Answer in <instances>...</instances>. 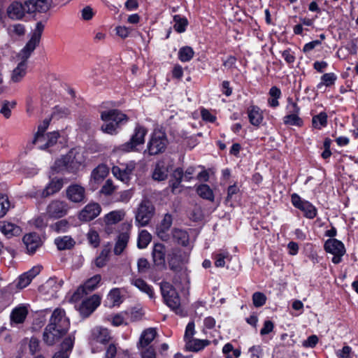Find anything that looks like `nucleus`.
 Listing matches in <instances>:
<instances>
[{"label":"nucleus","instance_id":"f257e3e1","mask_svg":"<svg viewBox=\"0 0 358 358\" xmlns=\"http://www.w3.org/2000/svg\"><path fill=\"white\" fill-rule=\"evenodd\" d=\"M69 327L70 320L65 311L62 308H56L43 333L45 343L49 345H53L68 331Z\"/></svg>","mask_w":358,"mask_h":358},{"label":"nucleus","instance_id":"f03ea898","mask_svg":"<svg viewBox=\"0 0 358 358\" xmlns=\"http://www.w3.org/2000/svg\"><path fill=\"white\" fill-rule=\"evenodd\" d=\"M52 0H25L13 1L7 8L8 16L12 20L22 19L25 14L46 13L51 7Z\"/></svg>","mask_w":358,"mask_h":358},{"label":"nucleus","instance_id":"7ed1b4c3","mask_svg":"<svg viewBox=\"0 0 358 358\" xmlns=\"http://www.w3.org/2000/svg\"><path fill=\"white\" fill-rule=\"evenodd\" d=\"M101 119L103 122L101 131L110 135L117 134L120 125L126 123L128 120L125 114L115 109L102 111Z\"/></svg>","mask_w":358,"mask_h":358},{"label":"nucleus","instance_id":"20e7f679","mask_svg":"<svg viewBox=\"0 0 358 358\" xmlns=\"http://www.w3.org/2000/svg\"><path fill=\"white\" fill-rule=\"evenodd\" d=\"M41 271V266H35L28 271L24 273L19 276L16 285H9L6 290V296L7 297V302L4 306H7L11 301L12 291L15 287L22 289L28 286L34 278H35Z\"/></svg>","mask_w":358,"mask_h":358},{"label":"nucleus","instance_id":"39448f33","mask_svg":"<svg viewBox=\"0 0 358 358\" xmlns=\"http://www.w3.org/2000/svg\"><path fill=\"white\" fill-rule=\"evenodd\" d=\"M162 294L166 305L177 314L182 313L180 300L178 292L168 282H162L160 285Z\"/></svg>","mask_w":358,"mask_h":358},{"label":"nucleus","instance_id":"423d86ee","mask_svg":"<svg viewBox=\"0 0 358 358\" xmlns=\"http://www.w3.org/2000/svg\"><path fill=\"white\" fill-rule=\"evenodd\" d=\"M148 133V130L141 125H137L134 133L131 136L129 141L122 144L120 149L122 152H136L139 150L138 147L145 143V137Z\"/></svg>","mask_w":358,"mask_h":358},{"label":"nucleus","instance_id":"0eeeda50","mask_svg":"<svg viewBox=\"0 0 358 358\" xmlns=\"http://www.w3.org/2000/svg\"><path fill=\"white\" fill-rule=\"evenodd\" d=\"M167 145L166 134L161 130H155L150 138L147 145V150L150 155H158L163 152Z\"/></svg>","mask_w":358,"mask_h":358},{"label":"nucleus","instance_id":"6e6552de","mask_svg":"<svg viewBox=\"0 0 358 358\" xmlns=\"http://www.w3.org/2000/svg\"><path fill=\"white\" fill-rule=\"evenodd\" d=\"M44 24L41 22L36 23V27L31 34V38L19 54L22 59L27 60L32 52L39 44Z\"/></svg>","mask_w":358,"mask_h":358},{"label":"nucleus","instance_id":"1a4fd4ad","mask_svg":"<svg viewBox=\"0 0 358 358\" xmlns=\"http://www.w3.org/2000/svg\"><path fill=\"white\" fill-rule=\"evenodd\" d=\"M65 156L70 164V172H76L85 166L87 152L83 148H74Z\"/></svg>","mask_w":358,"mask_h":358},{"label":"nucleus","instance_id":"9d476101","mask_svg":"<svg viewBox=\"0 0 358 358\" xmlns=\"http://www.w3.org/2000/svg\"><path fill=\"white\" fill-rule=\"evenodd\" d=\"M70 207L65 201L60 199L52 200L46 207V215L52 219H59L66 216Z\"/></svg>","mask_w":358,"mask_h":358},{"label":"nucleus","instance_id":"9b49d317","mask_svg":"<svg viewBox=\"0 0 358 358\" xmlns=\"http://www.w3.org/2000/svg\"><path fill=\"white\" fill-rule=\"evenodd\" d=\"M324 250L327 252L334 256L332 262L336 264L341 262V258L345 253L344 244L335 238L328 239L325 242Z\"/></svg>","mask_w":358,"mask_h":358},{"label":"nucleus","instance_id":"f8f14e48","mask_svg":"<svg viewBox=\"0 0 358 358\" xmlns=\"http://www.w3.org/2000/svg\"><path fill=\"white\" fill-rule=\"evenodd\" d=\"M291 201L295 208L303 212L306 217L313 219L316 217V208L310 202L301 199L297 194L294 193L291 195Z\"/></svg>","mask_w":358,"mask_h":358},{"label":"nucleus","instance_id":"ddd939ff","mask_svg":"<svg viewBox=\"0 0 358 358\" xmlns=\"http://www.w3.org/2000/svg\"><path fill=\"white\" fill-rule=\"evenodd\" d=\"M59 137V131H52L35 135L32 143L40 150H46L55 145Z\"/></svg>","mask_w":358,"mask_h":358},{"label":"nucleus","instance_id":"4468645a","mask_svg":"<svg viewBox=\"0 0 358 358\" xmlns=\"http://www.w3.org/2000/svg\"><path fill=\"white\" fill-rule=\"evenodd\" d=\"M155 212V208L148 201H143L136 215V222L141 227L146 226L151 218L152 217Z\"/></svg>","mask_w":358,"mask_h":358},{"label":"nucleus","instance_id":"2eb2a0df","mask_svg":"<svg viewBox=\"0 0 358 358\" xmlns=\"http://www.w3.org/2000/svg\"><path fill=\"white\" fill-rule=\"evenodd\" d=\"M136 167V163L130 161L127 163H120L112 168L113 175L123 182L127 183L131 178L132 173Z\"/></svg>","mask_w":358,"mask_h":358},{"label":"nucleus","instance_id":"dca6fc26","mask_svg":"<svg viewBox=\"0 0 358 358\" xmlns=\"http://www.w3.org/2000/svg\"><path fill=\"white\" fill-rule=\"evenodd\" d=\"M101 280L100 275H95L88 279L83 285H81L74 292L71 296V300L74 302L79 301L84 294L96 289Z\"/></svg>","mask_w":358,"mask_h":358},{"label":"nucleus","instance_id":"f3484780","mask_svg":"<svg viewBox=\"0 0 358 358\" xmlns=\"http://www.w3.org/2000/svg\"><path fill=\"white\" fill-rule=\"evenodd\" d=\"M101 297L99 295L94 294L90 298L82 301L79 305H76V309L80 315L84 317H88L100 305Z\"/></svg>","mask_w":358,"mask_h":358},{"label":"nucleus","instance_id":"a211bd4d","mask_svg":"<svg viewBox=\"0 0 358 358\" xmlns=\"http://www.w3.org/2000/svg\"><path fill=\"white\" fill-rule=\"evenodd\" d=\"M62 285L63 281L62 280L50 278L40 287V292L47 298L55 297Z\"/></svg>","mask_w":358,"mask_h":358},{"label":"nucleus","instance_id":"6ab92c4d","mask_svg":"<svg viewBox=\"0 0 358 358\" xmlns=\"http://www.w3.org/2000/svg\"><path fill=\"white\" fill-rule=\"evenodd\" d=\"M66 196L73 203H81L85 199V189L81 185H71L66 189Z\"/></svg>","mask_w":358,"mask_h":358},{"label":"nucleus","instance_id":"aec40b11","mask_svg":"<svg viewBox=\"0 0 358 358\" xmlns=\"http://www.w3.org/2000/svg\"><path fill=\"white\" fill-rule=\"evenodd\" d=\"M101 208L97 203H90L80 212L79 220L88 222L96 218L101 213Z\"/></svg>","mask_w":358,"mask_h":358},{"label":"nucleus","instance_id":"412c9836","mask_svg":"<svg viewBox=\"0 0 358 358\" xmlns=\"http://www.w3.org/2000/svg\"><path fill=\"white\" fill-rule=\"evenodd\" d=\"M110 339L109 331L101 327H96L92 330L90 343L94 345L96 343L106 344Z\"/></svg>","mask_w":358,"mask_h":358},{"label":"nucleus","instance_id":"4be33fe9","mask_svg":"<svg viewBox=\"0 0 358 358\" xmlns=\"http://www.w3.org/2000/svg\"><path fill=\"white\" fill-rule=\"evenodd\" d=\"M75 341L73 334L69 335L61 345V350L56 352L52 358H69Z\"/></svg>","mask_w":358,"mask_h":358},{"label":"nucleus","instance_id":"5701e85b","mask_svg":"<svg viewBox=\"0 0 358 358\" xmlns=\"http://www.w3.org/2000/svg\"><path fill=\"white\" fill-rule=\"evenodd\" d=\"M0 231L7 238L18 236L22 233V229L18 225L8 221L0 222Z\"/></svg>","mask_w":358,"mask_h":358},{"label":"nucleus","instance_id":"b1692460","mask_svg":"<svg viewBox=\"0 0 358 358\" xmlns=\"http://www.w3.org/2000/svg\"><path fill=\"white\" fill-rule=\"evenodd\" d=\"M108 169L104 164H100L95 168L91 173L90 183L93 187L96 188L97 185L99 184L108 174Z\"/></svg>","mask_w":358,"mask_h":358},{"label":"nucleus","instance_id":"393cba45","mask_svg":"<svg viewBox=\"0 0 358 358\" xmlns=\"http://www.w3.org/2000/svg\"><path fill=\"white\" fill-rule=\"evenodd\" d=\"M28 314V306L20 304L15 307L10 313L11 324L22 323Z\"/></svg>","mask_w":358,"mask_h":358},{"label":"nucleus","instance_id":"a878e982","mask_svg":"<svg viewBox=\"0 0 358 358\" xmlns=\"http://www.w3.org/2000/svg\"><path fill=\"white\" fill-rule=\"evenodd\" d=\"M64 184V181L63 178H52L48 185L43 189V194L45 196H50L53 195L63 187Z\"/></svg>","mask_w":358,"mask_h":358},{"label":"nucleus","instance_id":"bb28decb","mask_svg":"<svg viewBox=\"0 0 358 358\" xmlns=\"http://www.w3.org/2000/svg\"><path fill=\"white\" fill-rule=\"evenodd\" d=\"M27 60L22 61L11 71L10 80L13 83H17L22 80L27 73Z\"/></svg>","mask_w":358,"mask_h":358},{"label":"nucleus","instance_id":"cd10ccee","mask_svg":"<svg viewBox=\"0 0 358 358\" xmlns=\"http://www.w3.org/2000/svg\"><path fill=\"white\" fill-rule=\"evenodd\" d=\"M23 242L30 253L34 252L41 244V238L36 233H29L24 235Z\"/></svg>","mask_w":358,"mask_h":358},{"label":"nucleus","instance_id":"c85d7f7f","mask_svg":"<svg viewBox=\"0 0 358 358\" xmlns=\"http://www.w3.org/2000/svg\"><path fill=\"white\" fill-rule=\"evenodd\" d=\"M247 113L250 124L259 127L264 119L262 110L257 106H250Z\"/></svg>","mask_w":358,"mask_h":358},{"label":"nucleus","instance_id":"c756f323","mask_svg":"<svg viewBox=\"0 0 358 358\" xmlns=\"http://www.w3.org/2000/svg\"><path fill=\"white\" fill-rule=\"evenodd\" d=\"M169 174L168 166L164 162H158L153 169L152 177L157 181H162L167 178Z\"/></svg>","mask_w":358,"mask_h":358},{"label":"nucleus","instance_id":"7c9ffc66","mask_svg":"<svg viewBox=\"0 0 358 358\" xmlns=\"http://www.w3.org/2000/svg\"><path fill=\"white\" fill-rule=\"evenodd\" d=\"M122 302L121 291L119 288H113L108 294L105 300V305L108 307H114L120 306Z\"/></svg>","mask_w":358,"mask_h":358},{"label":"nucleus","instance_id":"2f4dec72","mask_svg":"<svg viewBox=\"0 0 358 358\" xmlns=\"http://www.w3.org/2000/svg\"><path fill=\"white\" fill-rule=\"evenodd\" d=\"M55 244L59 250H70L76 244L75 240L70 236H58L55 239Z\"/></svg>","mask_w":358,"mask_h":358},{"label":"nucleus","instance_id":"473e14b6","mask_svg":"<svg viewBox=\"0 0 358 358\" xmlns=\"http://www.w3.org/2000/svg\"><path fill=\"white\" fill-rule=\"evenodd\" d=\"M157 331L154 328H148L143 331L140 337L138 348L147 347L155 338Z\"/></svg>","mask_w":358,"mask_h":358},{"label":"nucleus","instance_id":"72a5a7b5","mask_svg":"<svg viewBox=\"0 0 358 358\" xmlns=\"http://www.w3.org/2000/svg\"><path fill=\"white\" fill-rule=\"evenodd\" d=\"M172 217L169 214H166L157 228L158 236L164 240L167 238L166 231L169 229L172 224Z\"/></svg>","mask_w":358,"mask_h":358},{"label":"nucleus","instance_id":"f704fd0d","mask_svg":"<svg viewBox=\"0 0 358 358\" xmlns=\"http://www.w3.org/2000/svg\"><path fill=\"white\" fill-rule=\"evenodd\" d=\"M166 250L164 245L157 243L152 250V257L157 265H162L165 262Z\"/></svg>","mask_w":358,"mask_h":358},{"label":"nucleus","instance_id":"c9c22d12","mask_svg":"<svg viewBox=\"0 0 358 358\" xmlns=\"http://www.w3.org/2000/svg\"><path fill=\"white\" fill-rule=\"evenodd\" d=\"M337 76L334 73H324L321 77V81L317 85V90L324 92V87L334 85Z\"/></svg>","mask_w":358,"mask_h":358},{"label":"nucleus","instance_id":"e433bc0d","mask_svg":"<svg viewBox=\"0 0 358 358\" xmlns=\"http://www.w3.org/2000/svg\"><path fill=\"white\" fill-rule=\"evenodd\" d=\"M173 178L174 180H171L170 181V187L172 192L173 194H177L181 191L180 187L183 178L182 169L180 168L176 169L173 173Z\"/></svg>","mask_w":358,"mask_h":358},{"label":"nucleus","instance_id":"4c0bfd02","mask_svg":"<svg viewBox=\"0 0 358 358\" xmlns=\"http://www.w3.org/2000/svg\"><path fill=\"white\" fill-rule=\"evenodd\" d=\"M129 313L128 311L121 312L108 318V320L115 327L127 325L129 323Z\"/></svg>","mask_w":358,"mask_h":358},{"label":"nucleus","instance_id":"58836bf2","mask_svg":"<svg viewBox=\"0 0 358 358\" xmlns=\"http://www.w3.org/2000/svg\"><path fill=\"white\" fill-rule=\"evenodd\" d=\"M131 284L142 292L147 294L150 299L154 298L155 294L152 287L143 280L141 278H134L131 280Z\"/></svg>","mask_w":358,"mask_h":358},{"label":"nucleus","instance_id":"ea45409f","mask_svg":"<svg viewBox=\"0 0 358 358\" xmlns=\"http://www.w3.org/2000/svg\"><path fill=\"white\" fill-rule=\"evenodd\" d=\"M125 213L122 210H113L104 216V222L107 225L115 224L124 217Z\"/></svg>","mask_w":358,"mask_h":358},{"label":"nucleus","instance_id":"a19ab883","mask_svg":"<svg viewBox=\"0 0 358 358\" xmlns=\"http://www.w3.org/2000/svg\"><path fill=\"white\" fill-rule=\"evenodd\" d=\"M196 192L203 199L213 201L215 199L213 189L206 184H201L196 186Z\"/></svg>","mask_w":358,"mask_h":358},{"label":"nucleus","instance_id":"79ce46f5","mask_svg":"<svg viewBox=\"0 0 358 358\" xmlns=\"http://www.w3.org/2000/svg\"><path fill=\"white\" fill-rule=\"evenodd\" d=\"M208 343L209 341L207 340L192 338L187 340L185 343V348L189 351L197 352L203 349Z\"/></svg>","mask_w":358,"mask_h":358},{"label":"nucleus","instance_id":"37998d69","mask_svg":"<svg viewBox=\"0 0 358 358\" xmlns=\"http://www.w3.org/2000/svg\"><path fill=\"white\" fill-rule=\"evenodd\" d=\"M129 239V234L125 232L120 234L114 248V253L117 255H120L126 248Z\"/></svg>","mask_w":358,"mask_h":358},{"label":"nucleus","instance_id":"c03bdc74","mask_svg":"<svg viewBox=\"0 0 358 358\" xmlns=\"http://www.w3.org/2000/svg\"><path fill=\"white\" fill-rule=\"evenodd\" d=\"M283 122L286 125L301 127L303 120L299 117V113L287 114L283 117Z\"/></svg>","mask_w":358,"mask_h":358},{"label":"nucleus","instance_id":"a18cd8bd","mask_svg":"<svg viewBox=\"0 0 358 358\" xmlns=\"http://www.w3.org/2000/svg\"><path fill=\"white\" fill-rule=\"evenodd\" d=\"M312 124L315 129H320L327 124V115L325 112H321L314 115L312 119Z\"/></svg>","mask_w":358,"mask_h":358},{"label":"nucleus","instance_id":"49530a36","mask_svg":"<svg viewBox=\"0 0 358 358\" xmlns=\"http://www.w3.org/2000/svg\"><path fill=\"white\" fill-rule=\"evenodd\" d=\"M173 238L178 244L186 245L189 241L187 233L182 229H175L173 232Z\"/></svg>","mask_w":358,"mask_h":358},{"label":"nucleus","instance_id":"de8ad7c7","mask_svg":"<svg viewBox=\"0 0 358 358\" xmlns=\"http://www.w3.org/2000/svg\"><path fill=\"white\" fill-rule=\"evenodd\" d=\"M69 162L65 155L62 157L57 159L55 164L52 166V169L55 171L59 173L64 171H67L70 172V167L69 166Z\"/></svg>","mask_w":358,"mask_h":358},{"label":"nucleus","instance_id":"09e8293b","mask_svg":"<svg viewBox=\"0 0 358 358\" xmlns=\"http://www.w3.org/2000/svg\"><path fill=\"white\" fill-rule=\"evenodd\" d=\"M194 55L193 49L189 46H184L178 51V58L182 62L190 61Z\"/></svg>","mask_w":358,"mask_h":358},{"label":"nucleus","instance_id":"8fccbe9b","mask_svg":"<svg viewBox=\"0 0 358 358\" xmlns=\"http://www.w3.org/2000/svg\"><path fill=\"white\" fill-rule=\"evenodd\" d=\"M222 353L226 358H238L241 356V350L238 348H234L229 343L224 345Z\"/></svg>","mask_w":358,"mask_h":358},{"label":"nucleus","instance_id":"3c124183","mask_svg":"<svg viewBox=\"0 0 358 358\" xmlns=\"http://www.w3.org/2000/svg\"><path fill=\"white\" fill-rule=\"evenodd\" d=\"M17 102L13 101H3L1 103V108L0 113L6 118H9L11 116V110L16 106Z\"/></svg>","mask_w":358,"mask_h":358},{"label":"nucleus","instance_id":"603ef678","mask_svg":"<svg viewBox=\"0 0 358 358\" xmlns=\"http://www.w3.org/2000/svg\"><path fill=\"white\" fill-rule=\"evenodd\" d=\"M7 32L11 37L21 36L25 34V28L22 24H14L8 27Z\"/></svg>","mask_w":358,"mask_h":358},{"label":"nucleus","instance_id":"864d4df0","mask_svg":"<svg viewBox=\"0 0 358 358\" xmlns=\"http://www.w3.org/2000/svg\"><path fill=\"white\" fill-rule=\"evenodd\" d=\"M152 236L146 230H142L140 231L138 238L137 245L139 248H145L151 241Z\"/></svg>","mask_w":358,"mask_h":358},{"label":"nucleus","instance_id":"5fc2aeb1","mask_svg":"<svg viewBox=\"0 0 358 358\" xmlns=\"http://www.w3.org/2000/svg\"><path fill=\"white\" fill-rule=\"evenodd\" d=\"M174 29L178 33H182L185 31L187 26V20L185 17H182L179 15H176L173 17Z\"/></svg>","mask_w":358,"mask_h":358},{"label":"nucleus","instance_id":"6e6d98bb","mask_svg":"<svg viewBox=\"0 0 358 358\" xmlns=\"http://www.w3.org/2000/svg\"><path fill=\"white\" fill-rule=\"evenodd\" d=\"M87 239L89 244L93 248H97L100 244L99 233L93 228L90 229L87 234Z\"/></svg>","mask_w":358,"mask_h":358},{"label":"nucleus","instance_id":"4d7b16f0","mask_svg":"<svg viewBox=\"0 0 358 358\" xmlns=\"http://www.w3.org/2000/svg\"><path fill=\"white\" fill-rule=\"evenodd\" d=\"M10 208L8 197L6 194H0V218L4 217Z\"/></svg>","mask_w":358,"mask_h":358},{"label":"nucleus","instance_id":"13d9d810","mask_svg":"<svg viewBox=\"0 0 358 358\" xmlns=\"http://www.w3.org/2000/svg\"><path fill=\"white\" fill-rule=\"evenodd\" d=\"M214 259L216 267H224L225 259H229V254L227 251L219 252L214 255Z\"/></svg>","mask_w":358,"mask_h":358},{"label":"nucleus","instance_id":"bf43d9fd","mask_svg":"<svg viewBox=\"0 0 358 358\" xmlns=\"http://www.w3.org/2000/svg\"><path fill=\"white\" fill-rule=\"evenodd\" d=\"M95 13V10L91 6H86L80 10L81 19L85 21L91 20Z\"/></svg>","mask_w":358,"mask_h":358},{"label":"nucleus","instance_id":"052dcab7","mask_svg":"<svg viewBox=\"0 0 358 358\" xmlns=\"http://www.w3.org/2000/svg\"><path fill=\"white\" fill-rule=\"evenodd\" d=\"M50 227L55 232H64L69 228V222L66 220H61L52 224Z\"/></svg>","mask_w":358,"mask_h":358},{"label":"nucleus","instance_id":"680f3d73","mask_svg":"<svg viewBox=\"0 0 358 358\" xmlns=\"http://www.w3.org/2000/svg\"><path fill=\"white\" fill-rule=\"evenodd\" d=\"M338 358H352L353 352L352 348L348 345H344L341 350L336 352Z\"/></svg>","mask_w":358,"mask_h":358},{"label":"nucleus","instance_id":"e2e57ef3","mask_svg":"<svg viewBox=\"0 0 358 358\" xmlns=\"http://www.w3.org/2000/svg\"><path fill=\"white\" fill-rule=\"evenodd\" d=\"M266 301V296L262 292H255L252 296L253 304L255 307H261L265 304Z\"/></svg>","mask_w":358,"mask_h":358},{"label":"nucleus","instance_id":"0e129e2a","mask_svg":"<svg viewBox=\"0 0 358 358\" xmlns=\"http://www.w3.org/2000/svg\"><path fill=\"white\" fill-rule=\"evenodd\" d=\"M287 114L300 113V108L292 99L288 98L287 104L286 106Z\"/></svg>","mask_w":358,"mask_h":358},{"label":"nucleus","instance_id":"69168bd1","mask_svg":"<svg viewBox=\"0 0 358 358\" xmlns=\"http://www.w3.org/2000/svg\"><path fill=\"white\" fill-rule=\"evenodd\" d=\"M43 189H38L36 188L31 189L27 192V196L30 198H34L37 201L41 200L48 197V196H45L43 194Z\"/></svg>","mask_w":358,"mask_h":358},{"label":"nucleus","instance_id":"338daca9","mask_svg":"<svg viewBox=\"0 0 358 358\" xmlns=\"http://www.w3.org/2000/svg\"><path fill=\"white\" fill-rule=\"evenodd\" d=\"M115 186L112 180H107L101 189V192L105 195H110L115 191Z\"/></svg>","mask_w":358,"mask_h":358},{"label":"nucleus","instance_id":"774afa93","mask_svg":"<svg viewBox=\"0 0 358 358\" xmlns=\"http://www.w3.org/2000/svg\"><path fill=\"white\" fill-rule=\"evenodd\" d=\"M249 352L250 353L251 358H261L263 355L262 348L260 345L251 347Z\"/></svg>","mask_w":358,"mask_h":358}]
</instances>
